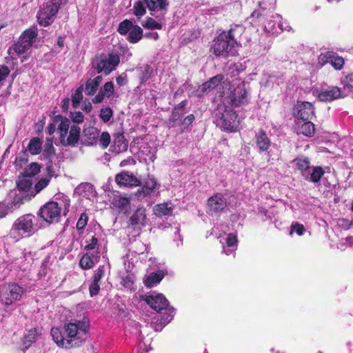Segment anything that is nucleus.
Instances as JSON below:
<instances>
[{"mask_svg":"<svg viewBox=\"0 0 353 353\" xmlns=\"http://www.w3.org/2000/svg\"><path fill=\"white\" fill-rule=\"evenodd\" d=\"M236 30L230 28L228 32L223 31L214 40L211 50L216 57H228L236 56L240 45L235 38Z\"/></svg>","mask_w":353,"mask_h":353,"instance_id":"obj_1","label":"nucleus"},{"mask_svg":"<svg viewBox=\"0 0 353 353\" xmlns=\"http://www.w3.org/2000/svg\"><path fill=\"white\" fill-rule=\"evenodd\" d=\"M90 329V322L86 319L75 323H65L63 327V334L72 347H79L86 340Z\"/></svg>","mask_w":353,"mask_h":353,"instance_id":"obj_2","label":"nucleus"},{"mask_svg":"<svg viewBox=\"0 0 353 353\" xmlns=\"http://www.w3.org/2000/svg\"><path fill=\"white\" fill-rule=\"evenodd\" d=\"M36 217L31 213L20 216L13 223L10 230L12 239H22L24 236H31L36 228Z\"/></svg>","mask_w":353,"mask_h":353,"instance_id":"obj_3","label":"nucleus"},{"mask_svg":"<svg viewBox=\"0 0 353 353\" xmlns=\"http://www.w3.org/2000/svg\"><path fill=\"white\" fill-rule=\"evenodd\" d=\"M187 105L188 101L185 99L173 107L171 114L167 121L168 128L181 126V132H183L192 125L195 119L193 114H188L183 118L185 114V108Z\"/></svg>","mask_w":353,"mask_h":353,"instance_id":"obj_4","label":"nucleus"},{"mask_svg":"<svg viewBox=\"0 0 353 353\" xmlns=\"http://www.w3.org/2000/svg\"><path fill=\"white\" fill-rule=\"evenodd\" d=\"M237 114L231 108L219 106L214 112V123L222 130L235 132L238 130L239 124L236 122Z\"/></svg>","mask_w":353,"mask_h":353,"instance_id":"obj_5","label":"nucleus"},{"mask_svg":"<svg viewBox=\"0 0 353 353\" xmlns=\"http://www.w3.org/2000/svg\"><path fill=\"white\" fill-rule=\"evenodd\" d=\"M37 216L49 225L57 223L61 220V207L57 201H49L41 206Z\"/></svg>","mask_w":353,"mask_h":353,"instance_id":"obj_6","label":"nucleus"},{"mask_svg":"<svg viewBox=\"0 0 353 353\" xmlns=\"http://www.w3.org/2000/svg\"><path fill=\"white\" fill-rule=\"evenodd\" d=\"M119 62L120 57L117 53L111 52L108 55L102 53L95 57L93 64L97 73L103 72L108 75L116 69Z\"/></svg>","mask_w":353,"mask_h":353,"instance_id":"obj_7","label":"nucleus"},{"mask_svg":"<svg viewBox=\"0 0 353 353\" xmlns=\"http://www.w3.org/2000/svg\"><path fill=\"white\" fill-rule=\"evenodd\" d=\"M62 3V0H49L37 14V21L39 25L47 27L50 26L53 20L52 18L57 14Z\"/></svg>","mask_w":353,"mask_h":353,"instance_id":"obj_8","label":"nucleus"},{"mask_svg":"<svg viewBox=\"0 0 353 353\" xmlns=\"http://www.w3.org/2000/svg\"><path fill=\"white\" fill-rule=\"evenodd\" d=\"M38 35L37 28L31 27L23 32L17 42L14 45L13 50L18 54H22L30 49L35 42Z\"/></svg>","mask_w":353,"mask_h":353,"instance_id":"obj_9","label":"nucleus"},{"mask_svg":"<svg viewBox=\"0 0 353 353\" xmlns=\"http://www.w3.org/2000/svg\"><path fill=\"white\" fill-rule=\"evenodd\" d=\"M23 292V289L18 284L8 283L2 288L0 296L6 305H11L21 299Z\"/></svg>","mask_w":353,"mask_h":353,"instance_id":"obj_10","label":"nucleus"},{"mask_svg":"<svg viewBox=\"0 0 353 353\" xmlns=\"http://www.w3.org/2000/svg\"><path fill=\"white\" fill-rule=\"evenodd\" d=\"M342 90L341 88L334 85L328 86L326 88H321L317 91L316 98L321 102H332L344 98Z\"/></svg>","mask_w":353,"mask_h":353,"instance_id":"obj_11","label":"nucleus"},{"mask_svg":"<svg viewBox=\"0 0 353 353\" xmlns=\"http://www.w3.org/2000/svg\"><path fill=\"white\" fill-rule=\"evenodd\" d=\"M314 114L315 108L312 103L308 101H297L294 112L296 117L303 121H309L312 119Z\"/></svg>","mask_w":353,"mask_h":353,"instance_id":"obj_12","label":"nucleus"},{"mask_svg":"<svg viewBox=\"0 0 353 353\" xmlns=\"http://www.w3.org/2000/svg\"><path fill=\"white\" fill-rule=\"evenodd\" d=\"M140 299L144 301L152 310L157 312H161V310L167 309L169 305L168 299L162 294H158L154 296L141 295Z\"/></svg>","mask_w":353,"mask_h":353,"instance_id":"obj_13","label":"nucleus"},{"mask_svg":"<svg viewBox=\"0 0 353 353\" xmlns=\"http://www.w3.org/2000/svg\"><path fill=\"white\" fill-rule=\"evenodd\" d=\"M115 182L120 187L141 186V181L134 174L122 171L115 176Z\"/></svg>","mask_w":353,"mask_h":353,"instance_id":"obj_14","label":"nucleus"},{"mask_svg":"<svg viewBox=\"0 0 353 353\" xmlns=\"http://www.w3.org/2000/svg\"><path fill=\"white\" fill-rule=\"evenodd\" d=\"M68 136L60 138L59 141L63 146L76 147L77 146L81 138V128L79 126L73 124L70 126L68 131Z\"/></svg>","mask_w":353,"mask_h":353,"instance_id":"obj_15","label":"nucleus"},{"mask_svg":"<svg viewBox=\"0 0 353 353\" xmlns=\"http://www.w3.org/2000/svg\"><path fill=\"white\" fill-rule=\"evenodd\" d=\"M226 199L221 193H216L208 200V208L211 214H219L226 207Z\"/></svg>","mask_w":353,"mask_h":353,"instance_id":"obj_16","label":"nucleus"},{"mask_svg":"<svg viewBox=\"0 0 353 353\" xmlns=\"http://www.w3.org/2000/svg\"><path fill=\"white\" fill-rule=\"evenodd\" d=\"M99 136V130L93 126H89L83 130L81 134V143L86 146L96 145Z\"/></svg>","mask_w":353,"mask_h":353,"instance_id":"obj_17","label":"nucleus"},{"mask_svg":"<svg viewBox=\"0 0 353 353\" xmlns=\"http://www.w3.org/2000/svg\"><path fill=\"white\" fill-rule=\"evenodd\" d=\"M146 210L143 207L138 208L129 219L130 224L134 228L141 230L146 225Z\"/></svg>","mask_w":353,"mask_h":353,"instance_id":"obj_18","label":"nucleus"},{"mask_svg":"<svg viewBox=\"0 0 353 353\" xmlns=\"http://www.w3.org/2000/svg\"><path fill=\"white\" fill-rule=\"evenodd\" d=\"M224 76L221 74H216V76L210 78L208 81L203 83L196 90L197 96L201 97L208 91L216 88L220 83L223 80Z\"/></svg>","mask_w":353,"mask_h":353,"instance_id":"obj_19","label":"nucleus"},{"mask_svg":"<svg viewBox=\"0 0 353 353\" xmlns=\"http://www.w3.org/2000/svg\"><path fill=\"white\" fill-rule=\"evenodd\" d=\"M254 139L256 145L260 152H267L268 150L271 145V141L264 130L259 129L256 133Z\"/></svg>","mask_w":353,"mask_h":353,"instance_id":"obj_20","label":"nucleus"},{"mask_svg":"<svg viewBox=\"0 0 353 353\" xmlns=\"http://www.w3.org/2000/svg\"><path fill=\"white\" fill-rule=\"evenodd\" d=\"M247 97V91L244 88H234L230 93L229 98L230 99V103L236 107L245 103Z\"/></svg>","mask_w":353,"mask_h":353,"instance_id":"obj_21","label":"nucleus"},{"mask_svg":"<svg viewBox=\"0 0 353 353\" xmlns=\"http://www.w3.org/2000/svg\"><path fill=\"white\" fill-rule=\"evenodd\" d=\"M53 341L58 346L65 348H71L72 345H70L69 341L63 335L62 332L58 327H52L50 331Z\"/></svg>","mask_w":353,"mask_h":353,"instance_id":"obj_22","label":"nucleus"},{"mask_svg":"<svg viewBox=\"0 0 353 353\" xmlns=\"http://www.w3.org/2000/svg\"><path fill=\"white\" fill-rule=\"evenodd\" d=\"M157 181L154 177L148 176L144 181L141 189L137 190L139 196H146L150 195L156 188Z\"/></svg>","mask_w":353,"mask_h":353,"instance_id":"obj_23","label":"nucleus"},{"mask_svg":"<svg viewBox=\"0 0 353 353\" xmlns=\"http://www.w3.org/2000/svg\"><path fill=\"white\" fill-rule=\"evenodd\" d=\"M59 121H60V123L58 125L57 130L59 134L60 139L63 137H66L71 125H70V119L61 114L57 115L54 119V123H57Z\"/></svg>","mask_w":353,"mask_h":353,"instance_id":"obj_24","label":"nucleus"},{"mask_svg":"<svg viewBox=\"0 0 353 353\" xmlns=\"http://www.w3.org/2000/svg\"><path fill=\"white\" fill-rule=\"evenodd\" d=\"M165 274L163 271L151 272L143 281L145 287L151 288L159 283L164 278Z\"/></svg>","mask_w":353,"mask_h":353,"instance_id":"obj_25","label":"nucleus"},{"mask_svg":"<svg viewBox=\"0 0 353 353\" xmlns=\"http://www.w3.org/2000/svg\"><path fill=\"white\" fill-rule=\"evenodd\" d=\"M113 146L117 152H125L128 150V142L123 134L117 133L114 134Z\"/></svg>","mask_w":353,"mask_h":353,"instance_id":"obj_26","label":"nucleus"},{"mask_svg":"<svg viewBox=\"0 0 353 353\" xmlns=\"http://www.w3.org/2000/svg\"><path fill=\"white\" fill-rule=\"evenodd\" d=\"M296 168L301 172V174L305 177V172L310 168V160L307 157H296L292 161Z\"/></svg>","mask_w":353,"mask_h":353,"instance_id":"obj_27","label":"nucleus"},{"mask_svg":"<svg viewBox=\"0 0 353 353\" xmlns=\"http://www.w3.org/2000/svg\"><path fill=\"white\" fill-rule=\"evenodd\" d=\"M102 81V77L101 76H97L94 79H89L86 83H85V92L87 95L92 96L94 95L101 82Z\"/></svg>","mask_w":353,"mask_h":353,"instance_id":"obj_28","label":"nucleus"},{"mask_svg":"<svg viewBox=\"0 0 353 353\" xmlns=\"http://www.w3.org/2000/svg\"><path fill=\"white\" fill-rule=\"evenodd\" d=\"M137 71L139 72V77L140 83H145L153 75V69L152 66L148 64H145L142 66L137 68Z\"/></svg>","mask_w":353,"mask_h":353,"instance_id":"obj_29","label":"nucleus"},{"mask_svg":"<svg viewBox=\"0 0 353 353\" xmlns=\"http://www.w3.org/2000/svg\"><path fill=\"white\" fill-rule=\"evenodd\" d=\"M38 332L37 329L34 327L29 330L28 334L24 336L23 339V351L25 352L28 350L31 345L36 341L37 337Z\"/></svg>","mask_w":353,"mask_h":353,"instance_id":"obj_30","label":"nucleus"},{"mask_svg":"<svg viewBox=\"0 0 353 353\" xmlns=\"http://www.w3.org/2000/svg\"><path fill=\"white\" fill-rule=\"evenodd\" d=\"M130 199L126 196H118L113 199L112 204L120 212L126 213L130 205Z\"/></svg>","mask_w":353,"mask_h":353,"instance_id":"obj_31","label":"nucleus"},{"mask_svg":"<svg viewBox=\"0 0 353 353\" xmlns=\"http://www.w3.org/2000/svg\"><path fill=\"white\" fill-rule=\"evenodd\" d=\"M324 174L325 171L322 167L314 166L312 168V172L310 176H305V179L306 181L316 183L321 181Z\"/></svg>","mask_w":353,"mask_h":353,"instance_id":"obj_32","label":"nucleus"},{"mask_svg":"<svg viewBox=\"0 0 353 353\" xmlns=\"http://www.w3.org/2000/svg\"><path fill=\"white\" fill-rule=\"evenodd\" d=\"M143 30L138 25H134L129 32L127 40L131 43H137L143 37Z\"/></svg>","mask_w":353,"mask_h":353,"instance_id":"obj_33","label":"nucleus"},{"mask_svg":"<svg viewBox=\"0 0 353 353\" xmlns=\"http://www.w3.org/2000/svg\"><path fill=\"white\" fill-rule=\"evenodd\" d=\"M172 212V207L169 206L168 203H159L154 207V213L157 216L159 217L170 215Z\"/></svg>","mask_w":353,"mask_h":353,"instance_id":"obj_34","label":"nucleus"},{"mask_svg":"<svg viewBox=\"0 0 353 353\" xmlns=\"http://www.w3.org/2000/svg\"><path fill=\"white\" fill-rule=\"evenodd\" d=\"M41 140L38 137H34L30 139L28 145V150L31 154L37 155L41 152Z\"/></svg>","mask_w":353,"mask_h":353,"instance_id":"obj_35","label":"nucleus"},{"mask_svg":"<svg viewBox=\"0 0 353 353\" xmlns=\"http://www.w3.org/2000/svg\"><path fill=\"white\" fill-rule=\"evenodd\" d=\"M51 181V176H48L46 177H43L40 179L37 183L34 185V193L31 194V196L34 197L37 194H39L41 192L44 188H46L50 183Z\"/></svg>","mask_w":353,"mask_h":353,"instance_id":"obj_36","label":"nucleus"},{"mask_svg":"<svg viewBox=\"0 0 353 353\" xmlns=\"http://www.w3.org/2000/svg\"><path fill=\"white\" fill-rule=\"evenodd\" d=\"M300 132L307 137H312L315 132L314 124L309 121H305L299 128Z\"/></svg>","mask_w":353,"mask_h":353,"instance_id":"obj_37","label":"nucleus"},{"mask_svg":"<svg viewBox=\"0 0 353 353\" xmlns=\"http://www.w3.org/2000/svg\"><path fill=\"white\" fill-rule=\"evenodd\" d=\"M29 156L27 150H22L21 153L15 158L14 165L16 167L21 169L28 162Z\"/></svg>","mask_w":353,"mask_h":353,"instance_id":"obj_38","label":"nucleus"},{"mask_svg":"<svg viewBox=\"0 0 353 353\" xmlns=\"http://www.w3.org/2000/svg\"><path fill=\"white\" fill-rule=\"evenodd\" d=\"M41 171V166L38 163H31L28 168L23 172V176L32 177L39 173Z\"/></svg>","mask_w":353,"mask_h":353,"instance_id":"obj_39","label":"nucleus"},{"mask_svg":"<svg viewBox=\"0 0 353 353\" xmlns=\"http://www.w3.org/2000/svg\"><path fill=\"white\" fill-rule=\"evenodd\" d=\"M132 22L128 19L121 21L117 28V32L121 35H125L134 27Z\"/></svg>","mask_w":353,"mask_h":353,"instance_id":"obj_40","label":"nucleus"},{"mask_svg":"<svg viewBox=\"0 0 353 353\" xmlns=\"http://www.w3.org/2000/svg\"><path fill=\"white\" fill-rule=\"evenodd\" d=\"M83 85H80L72 94V104L74 108H77L83 99Z\"/></svg>","mask_w":353,"mask_h":353,"instance_id":"obj_41","label":"nucleus"},{"mask_svg":"<svg viewBox=\"0 0 353 353\" xmlns=\"http://www.w3.org/2000/svg\"><path fill=\"white\" fill-rule=\"evenodd\" d=\"M143 28L148 30H161L162 28V24L155 21L152 17L146 18L144 23H142Z\"/></svg>","mask_w":353,"mask_h":353,"instance_id":"obj_42","label":"nucleus"},{"mask_svg":"<svg viewBox=\"0 0 353 353\" xmlns=\"http://www.w3.org/2000/svg\"><path fill=\"white\" fill-rule=\"evenodd\" d=\"M32 183L30 179L22 178L17 181V187L19 191L28 192L32 188Z\"/></svg>","mask_w":353,"mask_h":353,"instance_id":"obj_43","label":"nucleus"},{"mask_svg":"<svg viewBox=\"0 0 353 353\" xmlns=\"http://www.w3.org/2000/svg\"><path fill=\"white\" fill-rule=\"evenodd\" d=\"M94 263L93 261L90 259V256L88 255V253H85L83 255L79 261V266L83 270H89L91 269L94 266Z\"/></svg>","mask_w":353,"mask_h":353,"instance_id":"obj_44","label":"nucleus"},{"mask_svg":"<svg viewBox=\"0 0 353 353\" xmlns=\"http://www.w3.org/2000/svg\"><path fill=\"white\" fill-rule=\"evenodd\" d=\"M55 154V148L53 146L52 142L50 140H48L45 144L44 150L43 151V155L46 159H50Z\"/></svg>","mask_w":353,"mask_h":353,"instance_id":"obj_45","label":"nucleus"},{"mask_svg":"<svg viewBox=\"0 0 353 353\" xmlns=\"http://www.w3.org/2000/svg\"><path fill=\"white\" fill-rule=\"evenodd\" d=\"M112 116L113 111L110 108L106 107L101 109L99 117L104 123H108Z\"/></svg>","mask_w":353,"mask_h":353,"instance_id":"obj_46","label":"nucleus"},{"mask_svg":"<svg viewBox=\"0 0 353 353\" xmlns=\"http://www.w3.org/2000/svg\"><path fill=\"white\" fill-rule=\"evenodd\" d=\"M98 141L99 145L102 149H105L110 143L111 138L109 132H103L100 137H99Z\"/></svg>","mask_w":353,"mask_h":353,"instance_id":"obj_47","label":"nucleus"},{"mask_svg":"<svg viewBox=\"0 0 353 353\" xmlns=\"http://www.w3.org/2000/svg\"><path fill=\"white\" fill-rule=\"evenodd\" d=\"M133 8L134 15L138 17L143 16L146 12L145 8L141 1L135 2Z\"/></svg>","mask_w":353,"mask_h":353,"instance_id":"obj_48","label":"nucleus"},{"mask_svg":"<svg viewBox=\"0 0 353 353\" xmlns=\"http://www.w3.org/2000/svg\"><path fill=\"white\" fill-rule=\"evenodd\" d=\"M88 216L85 212L81 213L76 224L78 230H83L88 224Z\"/></svg>","mask_w":353,"mask_h":353,"instance_id":"obj_49","label":"nucleus"},{"mask_svg":"<svg viewBox=\"0 0 353 353\" xmlns=\"http://www.w3.org/2000/svg\"><path fill=\"white\" fill-rule=\"evenodd\" d=\"M107 97H110L114 92V85L112 81L106 82L100 90Z\"/></svg>","mask_w":353,"mask_h":353,"instance_id":"obj_50","label":"nucleus"},{"mask_svg":"<svg viewBox=\"0 0 353 353\" xmlns=\"http://www.w3.org/2000/svg\"><path fill=\"white\" fill-rule=\"evenodd\" d=\"M146 4L147 8L151 12L150 14L155 17H158L155 15L154 12L157 10V5L159 0H143Z\"/></svg>","mask_w":353,"mask_h":353,"instance_id":"obj_51","label":"nucleus"},{"mask_svg":"<svg viewBox=\"0 0 353 353\" xmlns=\"http://www.w3.org/2000/svg\"><path fill=\"white\" fill-rule=\"evenodd\" d=\"M332 51H326L325 52H321L318 57V63L321 66H324L327 63H328V60L330 56H331Z\"/></svg>","mask_w":353,"mask_h":353,"instance_id":"obj_52","label":"nucleus"},{"mask_svg":"<svg viewBox=\"0 0 353 353\" xmlns=\"http://www.w3.org/2000/svg\"><path fill=\"white\" fill-rule=\"evenodd\" d=\"M345 65V60L343 57L339 56L338 54L336 55V58L334 59V64H332V67L336 70H341L343 68Z\"/></svg>","mask_w":353,"mask_h":353,"instance_id":"obj_53","label":"nucleus"},{"mask_svg":"<svg viewBox=\"0 0 353 353\" xmlns=\"http://www.w3.org/2000/svg\"><path fill=\"white\" fill-rule=\"evenodd\" d=\"M105 274V267L104 265H100L94 272L92 281L100 282L101 279Z\"/></svg>","mask_w":353,"mask_h":353,"instance_id":"obj_54","label":"nucleus"},{"mask_svg":"<svg viewBox=\"0 0 353 353\" xmlns=\"http://www.w3.org/2000/svg\"><path fill=\"white\" fill-rule=\"evenodd\" d=\"M344 88H353V72L347 74L341 81Z\"/></svg>","mask_w":353,"mask_h":353,"instance_id":"obj_55","label":"nucleus"},{"mask_svg":"<svg viewBox=\"0 0 353 353\" xmlns=\"http://www.w3.org/2000/svg\"><path fill=\"white\" fill-rule=\"evenodd\" d=\"M100 290L99 282L92 281L89 286V292L91 296H96Z\"/></svg>","mask_w":353,"mask_h":353,"instance_id":"obj_56","label":"nucleus"},{"mask_svg":"<svg viewBox=\"0 0 353 353\" xmlns=\"http://www.w3.org/2000/svg\"><path fill=\"white\" fill-rule=\"evenodd\" d=\"M305 228L303 224L296 223L291 225L290 234L295 232L299 236L303 235Z\"/></svg>","mask_w":353,"mask_h":353,"instance_id":"obj_57","label":"nucleus"},{"mask_svg":"<svg viewBox=\"0 0 353 353\" xmlns=\"http://www.w3.org/2000/svg\"><path fill=\"white\" fill-rule=\"evenodd\" d=\"M71 119L75 123H82L84 121V116L82 112L78 111L71 113Z\"/></svg>","mask_w":353,"mask_h":353,"instance_id":"obj_58","label":"nucleus"},{"mask_svg":"<svg viewBox=\"0 0 353 353\" xmlns=\"http://www.w3.org/2000/svg\"><path fill=\"white\" fill-rule=\"evenodd\" d=\"M168 0H159L157 10L163 12V15L164 16L168 11Z\"/></svg>","mask_w":353,"mask_h":353,"instance_id":"obj_59","label":"nucleus"},{"mask_svg":"<svg viewBox=\"0 0 353 353\" xmlns=\"http://www.w3.org/2000/svg\"><path fill=\"white\" fill-rule=\"evenodd\" d=\"M98 245V239L95 236H92L91 239L88 241V244L85 246L84 249L85 250H94Z\"/></svg>","mask_w":353,"mask_h":353,"instance_id":"obj_60","label":"nucleus"},{"mask_svg":"<svg viewBox=\"0 0 353 353\" xmlns=\"http://www.w3.org/2000/svg\"><path fill=\"white\" fill-rule=\"evenodd\" d=\"M237 243V237L232 233L228 234L226 239V244L228 247H233Z\"/></svg>","mask_w":353,"mask_h":353,"instance_id":"obj_61","label":"nucleus"},{"mask_svg":"<svg viewBox=\"0 0 353 353\" xmlns=\"http://www.w3.org/2000/svg\"><path fill=\"white\" fill-rule=\"evenodd\" d=\"M137 163V161L132 157H128L127 159L122 160L120 162V167H125L127 165H134Z\"/></svg>","mask_w":353,"mask_h":353,"instance_id":"obj_62","label":"nucleus"},{"mask_svg":"<svg viewBox=\"0 0 353 353\" xmlns=\"http://www.w3.org/2000/svg\"><path fill=\"white\" fill-rule=\"evenodd\" d=\"M10 70L7 65H2L0 68V80L2 81L10 74Z\"/></svg>","mask_w":353,"mask_h":353,"instance_id":"obj_63","label":"nucleus"},{"mask_svg":"<svg viewBox=\"0 0 353 353\" xmlns=\"http://www.w3.org/2000/svg\"><path fill=\"white\" fill-rule=\"evenodd\" d=\"M27 198V196L23 195H16L14 197L12 203L14 207H19L23 203V201Z\"/></svg>","mask_w":353,"mask_h":353,"instance_id":"obj_64","label":"nucleus"}]
</instances>
